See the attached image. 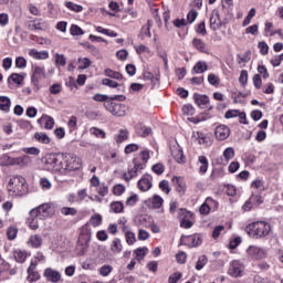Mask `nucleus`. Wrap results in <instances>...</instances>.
Instances as JSON below:
<instances>
[{"label": "nucleus", "instance_id": "nucleus-1", "mask_svg": "<svg viewBox=\"0 0 283 283\" xmlns=\"http://www.w3.org/2000/svg\"><path fill=\"white\" fill-rule=\"evenodd\" d=\"M247 233L254 240L266 238L271 233V223L266 221H255L247 227Z\"/></svg>", "mask_w": 283, "mask_h": 283}, {"label": "nucleus", "instance_id": "nucleus-2", "mask_svg": "<svg viewBox=\"0 0 283 283\" xmlns=\"http://www.w3.org/2000/svg\"><path fill=\"white\" fill-rule=\"evenodd\" d=\"M8 191L14 196H25L28 193V182L21 175L13 176L8 184Z\"/></svg>", "mask_w": 283, "mask_h": 283}, {"label": "nucleus", "instance_id": "nucleus-3", "mask_svg": "<svg viewBox=\"0 0 283 283\" xmlns=\"http://www.w3.org/2000/svg\"><path fill=\"white\" fill-rule=\"evenodd\" d=\"M45 169L53 171V174H61L63 171V157L56 154H48L42 159Z\"/></svg>", "mask_w": 283, "mask_h": 283}, {"label": "nucleus", "instance_id": "nucleus-4", "mask_svg": "<svg viewBox=\"0 0 283 283\" xmlns=\"http://www.w3.org/2000/svg\"><path fill=\"white\" fill-rule=\"evenodd\" d=\"M63 169L61 174H67V171H76L81 169V158L76 157L74 154H65L62 156Z\"/></svg>", "mask_w": 283, "mask_h": 283}, {"label": "nucleus", "instance_id": "nucleus-5", "mask_svg": "<svg viewBox=\"0 0 283 283\" xmlns=\"http://www.w3.org/2000/svg\"><path fill=\"white\" fill-rule=\"evenodd\" d=\"M31 83L35 87V92H39L40 84L45 78V66L32 65Z\"/></svg>", "mask_w": 283, "mask_h": 283}, {"label": "nucleus", "instance_id": "nucleus-6", "mask_svg": "<svg viewBox=\"0 0 283 283\" xmlns=\"http://www.w3.org/2000/svg\"><path fill=\"white\" fill-rule=\"evenodd\" d=\"M107 112L113 114V116H125V105L118 104L116 102L107 101L104 103Z\"/></svg>", "mask_w": 283, "mask_h": 283}, {"label": "nucleus", "instance_id": "nucleus-7", "mask_svg": "<svg viewBox=\"0 0 283 283\" xmlns=\"http://www.w3.org/2000/svg\"><path fill=\"white\" fill-rule=\"evenodd\" d=\"M193 101H195L196 105H198V107H200L201 109H209V112H211V109H213V105H211L209 96H207V95H202L200 93H195Z\"/></svg>", "mask_w": 283, "mask_h": 283}, {"label": "nucleus", "instance_id": "nucleus-8", "mask_svg": "<svg viewBox=\"0 0 283 283\" xmlns=\"http://www.w3.org/2000/svg\"><path fill=\"white\" fill-rule=\"evenodd\" d=\"M247 253L251 260H263V258H266V250L258 245H250L247 249Z\"/></svg>", "mask_w": 283, "mask_h": 283}, {"label": "nucleus", "instance_id": "nucleus-9", "mask_svg": "<svg viewBox=\"0 0 283 283\" xmlns=\"http://www.w3.org/2000/svg\"><path fill=\"white\" fill-rule=\"evenodd\" d=\"M50 209H52L50 203H42L38 208L32 209L30 211V217L31 218H39L40 220H43V218H45V216H48L50 213Z\"/></svg>", "mask_w": 283, "mask_h": 283}, {"label": "nucleus", "instance_id": "nucleus-10", "mask_svg": "<svg viewBox=\"0 0 283 283\" xmlns=\"http://www.w3.org/2000/svg\"><path fill=\"white\" fill-rule=\"evenodd\" d=\"M242 271H244V265L238 260L230 263L228 269V275L231 277H242Z\"/></svg>", "mask_w": 283, "mask_h": 283}, {"label": "nucleus", "instance_id": "nucleus-11", "mask_svg": "<svg viewBox=\"0 0 283 283\" xmlns=\"http://www.w3.org/2000/svg\"><path fill=\"white\" fill-rule=\"evenodd\" d=\"M171 156L179 165H185L187 163V158L185 157V153L179 145L172 146L170 148Z\"/></svg>", "mask_w": 283, "mask_h": 283}, {"label": "nucleus", "instance_id": "nucleus-12", "mask_svg": "<svg viewBox=\"0 0 283 283\" xmlns=\"http://www.w3.org/2000/svg\"><path fill=\"white\" fill-rule=\"evenodd\" d=\"M231 134V129L227 125H219L214 130L217 140H227Z\"/></svg>", "mask_w": 283, "mask_h": 283}, {"label": "nucleus", "instance_id": "nucleus-13", "mask_svg": "<svg viewBox=\"0 0 283 283\" xmlns=\"http://www.w3.org/2000/svg\"><path fill=\"white\" fill-rule=\"evenodd\" d=\"M44 277H46L49 282L56 283L61 280V272L48 268L44 270Z\"/></svg>", "mask_w": 283, "mask_h": 283}, {"label": "nucleus", "instance_id": "nucleus-14", "mask_svg": "<svg viewBox=\"0 0 283 283\" xmlns=\"http://www.w3.org/2000/svg\"><path fill=\"white\" fill-rule=\"evenodd\" d=\"M188 213L189 212L187 211V209H182L181 208V209L178 210V216H179V218L181 220L180 227L182 229H191L193 227V222H191L189 220H185V218H187Z\"/></svg>", "mask_w": 283, "mask_h": 283}, {"label": "nucleus", "instance_id": "nucleus-15", "mask_svg": "<svg viewBox=\"0 0 283 283\" xmlns=\"http://www.w3.org/2000/svg\"><path fill=\"white\" fill-rule=\"evenodd\" d=\"M38 123L44 129H53L54 128V118L50 115H42L41 118L38 119Z\"/></svg>", "mask_w": 283, "mask_h": 283}, {"label": "nucleus", "instance_id": "nucleus-16", "mask_svg": "<svg viewBox=\"0 0 283 283\" xmlns=\"http://www.w3.org/2000/svg\"><path fill=\"white\" fill-rule=\"evenodd\" d=\"M210 28L216 32V30H220L222 28V20L220 19V13L213 12L210 17Z\"/></svg>", "mask_w": 283, "mask_h": 283}, {"label": "nucleus", "instance_id": "nucleus-17", "mask_svg": "<svg viewBox=\"0 0 283 283\" xmlns=\"http://www.w3.org/2000/svg\"><path fill=\"white\" fill-rule=\"evenodd\" d=\"M138 189H140V191H149V189H151L153 184H151V176L147 175L144 176L139 181H138Z\"/></svg>", "mask_w": 283, "mask_h": 283}, {"label": "nucleus", "instance_id": "nucleus-18", "mask_svg": "<svg viewBox=\"0 0 283 283\" xmlns=\"http://www.w3.org/2000/svg\"><path fill=\"white\" fill-rule=\"evenodd\" d=\"M29 56H32V59H36L38 61H45V59H50V53H48V51H38L36 49H31L29 51Z\"/></svg>", "mask_w": 283, "mask_h": 283}, {"label": "nucleus", "instance_id": "nucleus-19", "mask_svg": "<svg viewBox=\"0 0 283 283\" xmlns=\"http://www.w3.org/2000/svg\"><path fill=\"white\" fill-rule=\"evenodd\" d=\"M34 269H36V266L31 263V265L28 268L27 273H28V282L32 283V282H36V280H41V274H39V272L34 271Z\"/></svg>", "mask_w": 283, "mask_h": 283}, {"label": "nucleus", "instance_id": "nucleus-20", "mask_svg": "<svg viewBox=\"0 0 283 283\" xmlns=\"http://www.w3.org/2000/svg\"><path fill=\"white\" fill-rule=\"evenodd\" d=\"M172 182L175 184L178 193H185L187 190V182L185 181V178L172 177Z\"/></svg>", "mask_w": 283, "mask_h": 283}, {"label": "nucleus", "instance_id": "nucleus-21", "mask_svg": "<svg viewBox=\"0 0 283 283\" xmlns=\"http://www.w3.org/2000/svg\"><path fill=\"white\" fill-rule=\"evenodd\" d=\"M192 45L198 52H202L203 54H209V49L207 48V43L202 41V39L195 38L192 40Z\"/></svg>", "mask_w": 283, "mask_h": 283}, {"label": "nucleus", "instance_id": "nucleus-22", "mask_svg": "<svg viewBox=\"0 0 283 283\" xmlns=\"http://www.w3.org/2000/svg\"><path fill=\"white\" fill-rule=\"evenodd\" d=\"M87 249H90V240H78L76 245L77 255H85L87 253Z\"/></svg>", "mask_w": 283, "mask_h": 283}, {"label": "nucleus", "instance_id": "nucleus-23", "mask_svg": "<svg viewBox=\"0 0 283 283\" xmlns=\"http://www.w3.org/2000/svg\"><path fill=\"white\" fill-rule=\"evenodd\" d=\"M211 202H216V201L213 200V198L208 197L206 199V202L200 206L199 211L202 216H209V213L211 211V208L209 207V203H211Z\"/></svg>", "mask_w": 283, "mask_h": 283}, {"label": "nucleus", "instance_id": "nucleus-24", "mask_svg": "<svg viewBox=\"0 0 283 283\" xmlns=\"http://www.w3.org/2000/svg\"><path fill=\"white\" fill-rule=\"evenodd\" d=\"M29 244L33 247V249H39L43 244V238L39 234L31 235L29 239Z\"/></svg>", "mask_w": 283, "mask_h": 283}, {"label": "nucleus", "instance_id": "nucleus-25", "mask_svg": "<svg viewBox=\"0 0 283 283\" xmlns=\"http://www.w3.org/2000/svg\"><path fill=\"white\" fill-rule=\"evenodd\" d=\"M207 70H209V66L207 65V62H205V61H199L193 66V72L196 74H205V72H207Z\"/></svg>", "mask_w": 283, "mask_h": 283}, {"label": "nucleus", "instance_id": "nucleus-26", "mask_svg": "<svg viewBox=\"0 0 283 283\" xmlns=\"http://www.w3.org/2000/svg\"><path fill=\"white\" fill-rule=\"evenodd\" d=\"M111 251H112V253H122L123 252V243H122L120 239L115 238L112 241Z\"/></svg>", "mask_w": 283, "mask_h": 283}, {"label": "nucleus", "instance_id": "nucleus-27", "mask_svg": "<svg viewBox=\"0 0 283 283\" xmlns=\"http://www.w3.org/2000/svg\"><path fill=\"white\" fill-rule=\"evenodd\" d=\"M13 258L15 262H18L19 264H23V262H25V260L28 259V253L25 251L15 250L13 252Z\"/></svg>", "mask_w": 283, "mask_h": 283}, {"label": "nucleus", "instance_id": "nucleus-28", "mask_svg": "<svg viewBox=\"0 0 283 283\" xmlns=\"http://www.w3.org/2000/svg\"><path fill=\"white\" fill-rule=\"evenodd\" d=\"M164 202H165V200L163 199V197L155 195L150 199V207H151V209H160V207H163Z\"/></svg>", "mask_w": 283, "mask_h": 283}, {"label": "nucleus", "instance_id": "nucleus-29", "mask_svg": "<svg viewBox=\"0 0 283 283\" xmlns=\"http://www.w3.org/2000/svg\"><path fill=\"white\" fill-rule=\"evenodd\" d=\"M198 161L200 163L199 174H205L209 169V159L205 156H199Z\"/></svg>", "mask_w": 283, "mask_h": 283}, {"label": "nucleus", "instance_id": "nucleus-30", "mask_svg": "<svg viewBox=\"0 0 283 283\" xmlns=\"http://www.w3.org/2000/svg\"><path fill=\"white\" fill-rule=\"evenodd\" d=\"M34 138L38 143H42V145H50V136L45 133H35Z\"/></svg>", "mask_w": 283, "mask_h": 283}, {"label": "nucleus", "instance_id": "nucleus-31", "mask_svg": "<svg viewBox=\"0 0 283 283\" xmlns=\"http://www.w3.org/2000/svg\"><path fill=\"white\" fill-rule=\"evenodd\" d=\"M11 102L8 96H0V109L1 112H10Z\"/></svg>", "mask_w": 283, "mask_h": 283}, {"label": "nucleus", "instance_id": "nucleus-32", "mask_svg": "<svg viewBox=\"0 0 283 283\" xmlns=\"http://www.w3.org/2000/svg\"><path fill=\"white\" fill-rule=\"evenodd\" d=\"M105 76H108V78H115V81H123V74L112 71V69L105 70Z\"/></svg>", "mask_w": 283, "mask_h": 283}, {"label": "nucleus", "instance_id": "nucleus-33", "mask_svg": "<svg viewBox=\"0 0 283 283\" xmlns=\"http://www.w3.org/2000/svg\"><path fill=\"white\" fill-rule=\"evenodd\" d=\"M65 8H67L69 10H72V12H83V6L76 4L72 1L65 2Z\"/></svg>", "mask_w": 283, "mask_h": 283}, {"label": "nucleus", "instance_id": "nucleus-34", "mask_svg": "<svg viewBox=\"0 0 283 283\" xmlns=\"http://www.w3.org/2000/svg\"><path fill=\"white\" fill-rule=\"evenodd\" d=\"M123 209H124V206H123V202L120 201H114L111 203V210L113 213H123Z\"/></svg>", "mask_w": 283, "mask_h": 283}, {"label": "nucleus", "instance_id": "nucleus-35", "mask_svg": "<svg viewBox=\"0 0 283 283\" xmlns=\"http://www.w3.org/2000/svg\"><path fill=\"white\" fill-rule=\"evenodd\" d=\"M207 262H209V259H207V255L199 256L196 263L197 271H202V269H205V266L207 265Z\"/></svg>", "mask_w": 283, "mask_h": 283}, {"label": "nucleus", "instance_id": "nucleus-36", "mask_svg": "<svg viewBox=\"0 0 283 283\" xmlns=\"http://www.w3.org/2000/svg\"><path fill=\"white\" fill-rule=\"evenodd\" d=\"M137 134H138V136H142L143 138H147V136H149V134H151V128H149L147 126H138Z\"/></svg>", "mask_w": 283, "mask_h": 283}, {"label": "nucleus", "instance_id": "nucleus-37", "mask_svg": "<svg viewBox=\"0 0 283 283\" xmlns=\"http://www.w3.org/2000/svg\"><path fill=\"white\" fill-rule=\"evenodd\" d=\"M17 233H19L17 226L9 227L7 230L8 240H17Z\"/></svg>", "mask_w": 283, "mask_h": 283}, {"label": "nucleus", "instance_id": "nucleus-38", "mask_svg": "<svg viewBox=\"0 0 283 283\" xmlns=\"http://www.w3.org/2000/svg\"><path fill=\"white\" fill-rule=\"evenodd\" d=\"M127 138H129V132L127 129H120L116 137V143H125Z\"/></svg>", "mask_w": 283, "mask_h": 283}, {"label": "nucleus", "instance_id": "nucleus-39", "mask_svg": "<svg viewBox=\"0 0 283 283\" xmlns=\"http://www.w3.org/2000/svg\"><path fill=\"white\" fill-rule=\"evenodd\" d=\"M55 65L61 66V67H65V65H67V61L65 59V55L63 54H55Z\"/></svg>", "mask_w": 283, "mask_h": 283}, {"label": "nucleus", "instance_id": "nucleus-40", "mask_svg": "<svg viewBox=\"0 0 283 283\" xmlns=\"http://www.w3.org/2000/svg\"><path fill=\"white\" fill-rule=\"evenodd\" d=\"M78 64H80L78 66L80 70H87V67L92 65V61L88 57H80Z\"/></svg>", "mask_w": 283, "mask_h": 283}, {"label": "nucleus", "instance_id": "nucleus-41", "mask_svg": "<svg viewBox=\"0 0 283 283\" xmlns=\"http://www.w3.org/2000/svg\"><path fill=\"white\" fill-rule=\"evenodd\" d=\"M62 216H76L78 213V210L76 208H70V207H63L61 208Z\"/></svg>", "mask_w": 283, "mask_h": 283}, {"label": "nucleus", "instance_id": "nucleus-42", "mask_svg": "<svg viewBox=\"0 0 283 283\" xmlns=\"http://www.w3.org/2000/svg\"><path fill=\"white\" fill-rule=\"evenodd\" d=\"M99 275H102L103 277H107L109 275V273H112V271H114V266L112 265H103L102 268H99Z\"/></svg>", "mask_w": 283, "mask_h": 283}, {"label": "nucleus", "instance_id": "nucleus-43", "mask_svg": "<svg viewBox=\"0 0 283 283\" xmlns=\"http://www.w3.org/2000/svg\"><path fill=\"white\" fill-rule=\"evenodd\" d=\"M90 222L92 227H101V224H103V217L101 214H95L91 217Z\"/></svg>", "mask_w": 283, "mask_h": 283}, {"label": "nucleus", "instance_id": "nucleus-44", "mask_svg": "<svg viewBox=\"0 0 283 283\" xmlns=\"http://www.w3.org/2000/svg\"><path fill=\"white\" fill-rule=\"evenodd\" d=\"M208 83H210V85H213L214 87H218V85H220V77L211 73L208 75Z\"/></svg>", "mask_w": 283, "mask_h": 283}, {"label": "nucleus", "instance_id": "nucleus-45", "mask_svg": "<svg viewBox=\"0 0 283 283\" xmlns=\"http://www.w3.org/2000/svg\"><path fill=\"white\" fill-rule=\"evenodd\" d=\"M15 67H19L20 70H24V67H28V60L23 56H19L15 59Z\"/></svg>", "mask_w": 283, "mask_h": 283}, {"label": "nucleus", "instance_id": "nucleus-46", "mask_svg": "<svg viewBox=\"0 0 283 283\" xmlns=\"http://www.w3.org/2000/svg\"><path fill=\"white\" fill-rule=\"evenodd\" d=\"M136 176H138V172L136 171L135 168H132L124 174V180H126V182H129V180H132L133 178H136Z\"/></svg>", "mask_w": 283, "mask_h": 283}, {"label": "nucleus", "instance_id": "nucleus-47", "mask_svg": "<svg viewBox=\"0 0 283 283\" xmlns=\"http://www.w3.org/2000/svg\"><path fill=\"white\" fill-rule=\"evenodd\" d=\"M235 156V150L231 147L227 148L223 151V157L226 159L227 163H229V160H232V158Z\"/></svg>", "mask_w": 283, "mask_h": 283}, {"label": "nucleus", "instance_id": "nucleus-48", "mask_svg": "<svg viewBox=\"0 0 283 283\" xmlns=\"http://www.w3.org/2000/svg\"><path fill=\"white\" fill-rule=\"evenodd\" d=\"M159 189H161V191H164L165 193H170L171 192V187L169 186L168 180H161L159 182Z\"/></svg>", "mask_w": 283, "mask_h": 283}, {"label": "nucleus", "instance_id": "nucleus-49", "mask_svg": "<svg viewBox=\"0 0 283 283\" xmlns=\"http://www.w3.org/2000/svg\"><path fill=\"white\" fill-rule=\"evenodd\" d=\"M182 112L187 116H193L196 114V108H193L191 104H187V105H184Z\"/></svg>", "mask_w": 283, "mask_h": 283}, {"label": "nucleus", "instance_id": "nucleus-50", "mask_svg": "<svg viewBox=\"0 0 283 283\" xmlns=\"http://www.w3.org/2000/svg\"><path fill=\"white\" fill-rule=\"evenodd\" d=\"M209 118H211L209 113H201L197 117L192 118V123H202V120H209Z\"/></svg>", "mask_w": 283, "mask_h": 283}, {"label": "nucleus", "instance_id": "nucleus-51", "mask_svg": "<svg viewBox=\"0 0 283 283\" xmlns=\"http://www.w3.org/2000/svg\"><path fill=\"white\" fill-rule=\"evenodd\" d=\"M90 134L96 136L97 138H105V133L103 132V129H99L97 127H92L90 129Z\"/></svg>", "mask_w": 283, "mask_h": 283}, {"label": "nucleus", "instance_id": "nucleus-52", "mask_svg": "<svg viewBox=\"0 0 283 283\" xmlns=\"http://www.w3.org/2000/svg\"><path fill=\"white\" fill-rule=\"evenodd\" d=\"M39 218L35 217H30L29 219V227L30 229H32L33 231H36V229H39Z\"/></svg>", "mask_w": 283, "mask_h": 283}, {"label": "nucleus", "instance_id": "nucleus-53", "mask_svg": "<svg viewBox=\"0 0 283 283\" xmlns=\"http://www.w3.org/2000/svg\"><path fill=\"white\" fill-rule=\"evenodd\" d=\"M71 34L73 36H81L82 34H84V32H83V29H81V27H78L76 24H72Z\"/></svg>", "mask_w": 283, "mask_h": 283}, {"label": "nucleus", "instance_id": "nucleus-54", "mask_svg": "<svg viewBox=\"0 0 283 283\" xmlns=\"http://www.w3.org/2000/svg\"><path fill=\"white\" fill-rule=\"evenodd\" d=\"M196 32L197 34H201V36H207V25L205 24V21L198 24Z\"/></svg>", "mask_w": 283, "mask_h": 283}, {"label": "nucleus", "instance_id": "nucleus-55", "mask_svg": "<svg viewBox=\"0 0 283 283\" xmlns=\"http://www.w3.org/2000/svg\"><path fill=\"white\" fill-rule=\"evenodd\" d=\"M193 234L185 235L182 234L180 238V244H186V247H191Z\"/></svg>", "mask_w": 283, "mask_h": 283}, {"label": "nucleus", "instance_id": "nucleus-56", "mask_svg": "<svg viewBox=\"0 0 283 283\" xmlns=\"http://www.w3.org/2000/svg\"><path fill=\"white\" fill-rule=\"evenodd\" d=\"M10 78L13 83H15L17 85H21V83H23V75L19 74V73H13L10 75Z\"/></svg>", "mask_w": 283, "mask_h": 283}, {"label": "nucleus", "instance_id": "nucleus-57", "mask_svg": "<svg viewBox=\"0 0 283 283\" xmlns=\"http://www.w3.org/2000/svg\"><path fill=\"white\" fill-rule=\"evenodd\" d=\"M102 85H106L107 87L116 88L118 87V82L109 78L102 80Z\"/></svg>", "mask_w": 283, "mask_h": 283}, {"label": "nucleus", "instance_id": "nucleus-58", "mask_svg": "<svg viewBox=\"0 0 283 283\" xmlns=\"http://www.w3.org/2000/svg\"><path fill=\"white\" fill-rule=\"evenodd\" d=\"M154 174H157V176H161V174H165V165L163 164H156L153 166Z\"/></svg>", "mask_w": 283, "mask_h": 283}, {"label": "nucleus", "instance_id": "nucleus-59", "mask_svg": "<svg viewBox=\"0 0 283 283\" xmlns=\"http://www.w3.org/2000/svg\"><path fill=\"white\" fill-rule=\"evenodd\" d=\"M248 81H249V72H247V70L241 71L239 83H241V85H245Z\"/></svg>", "mask_w": 283, "mask_h": 283}, {"label": "nucleus", "instance_id": "nucleus-60", "mask_svg": "<svg viewBox=\"0 0 283 283\" xmlns=\"http://www.w3.org/2000/svg\"><path fill=\"white\" fill-rule=\"evenodd\" d=\"M45 25L42 22H36L33 21L32 23L29 24V30L34 31V30H43Z\"/></svg>", "mask_w": 283, "mask_h": 283}, {"label": "nucleus", "instance_id": "nucleus-61", "mask_svg": "<svg viewBox=\"0 0 283 283\" xmlns=\"http://www.w3.org/2000/svg\"><path fill=\"white\" fill-rule=\"evenodd\" d=\"M190 240H192L191 247H200L202 244V237L200 234H192Z\"/></svg>", "mask_w": 283, "mask_h": 283}, {"label": "nucleus", "instance_id": "nucleus-62", "mask_svg": "<svg viewBox=\"0 0 283 283\" xmlns=\"http://www.w3.org/2000/svg\"><path fill=\"white\" fill-rule=\"evenodd\" d=\"M259 50H260V54H262L263 56H266V54H269V44H266V42H260Z\"/></svg>", "mask_w": 283, "mask_h": 283}, {"label": "nucleus", "instance_id": "nucleus-63", "mask_svg": "<svg viewBox=\"0 0 283 283\" xmlns=\"http://www.w3.org/2000/svg\"><path fill=\"white\" fill-rule=\"evenodd\" d=\"M196 19H198V11H196V10L189 11L187 14L188 23H193V21H196Z\"/></svg>", "mask_w": 283, "mask_h": 283}, {"label": "nucleus", "instance_id": "nucleus-64", "mask_svg": "<svg viewBox=\"0 0 283 283\" xmlns=\"http://www.w3.org/2000/svg\"><path fill=\"white\" fill-rule=\"evenodd\" d=\"M180 277H182V273L180 272H175L174 274H171L168 279L169 283H178V281L180 280Z\"/></svg>", "mask_w": 283, "mask_h": 283}]
</instances>
